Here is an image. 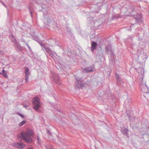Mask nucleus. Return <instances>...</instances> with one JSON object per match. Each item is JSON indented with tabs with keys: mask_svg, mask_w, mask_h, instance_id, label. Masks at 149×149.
<instances>
[{
	"mask_svg": "<svg viewBox=\"0 0 149 149\" xmlns=\"http://www.w3.org/2000/svg\"><path fill=\"white\" fill-rule=\"evenodd\" d=\"M33 131L29 129L27 130L26 131L22 132L21 133L22 138L25 142L28 143H31L32 142L31 136H33Z\"/></svg>",
	"mask_w": 149,
	"mask_h": 149,
	"instance_id": "nucleus-1",
	"label": "nucleus"
},
{
	"mask_svg": "<svg viewBox=\"0 0 149 149\" xmlns=\"http://www.w3.org/2000/svg\"><path fill=\"white\" fill-rule=\"evenodd\" d=\"M33 103L34 105L33 107L34 109L36 111H37L41 105L38 97H36L33 99Z\"/></svg>",
	"mask_w": 149,
	"mask_h": 149,
	"instance_id": "nucleus-2",
	"label": "nucleus"
},
{
	"mask_svg": "<svg viewBox=\"0 0 149 149\" xmlns=\"http://www.w3.org/2000/svg\"><path fill=\"white\" fill-rule=\"evenodd\" d=\"M13 146L17 148L20 149H23L25 146V144L22 142L19 143H15L13 144Z\"/></svg>",
	"mask_w": 149,
	"mask_h": 149,
	"instance_id": "nucleus-3",
	"label": "nucleus"
},
{
	"mask_svg": "<svg viewBox=\"0 0 149 149\" xmlns=\"http://www.w3.org/2000/svg\"><path fill=\"white\" fill-rule=\"evenodd\" d=\"M93 71V68L91 67H88L86 68H84L83 70V72H88Z\"/></svg>",
	"mask_w": 149,
	"mask_h": 149,
	"instance_id": "nucleus-4",
	"label": "nucleus"
},
{
	"mask_svg": "<svg viewBox=\"0 0 149 149\" xmlns=\"http://www.w3.org/2000/svg\"><path fill=\"white\" fill-rule=\"evenodd\" d=\"M97 45V43L96 42H93L92 43L91 45V50L93 52L94 49H95V47Z\"/></svg>",
	"mask_w": 149,
	"mask_h": 149,
	"instance_id": "nucleus-5",
	"label": "nucleus"
},
{
	"mask_svg": "<svg viewBox=\"0 0 149 149\" xmlns=\"http://www.w3.org/2000/svg\"><path fill=\"white\" fill-rule=\"evenodd\" d=\"M2 74L6 78L7 77V72L3 69V70Z\"/></svg>",
	"mask_w": 149,
	"mask_h": 149,
	"instance_id": "nucleus-6",
	"label": "nucleus"
},
{
	"mask_svg": "<svg viewBox=\"0 0 149 149\" xmlns=\"http://www.w3.org/2000/svg\"><path fill=\"white\" fill-rule=\"evenodd\" d=\"M26 122L25 121H23L19 124V126L20 127H21Z\"/></svg>",
	"mask_w": 149,
	"mask_h": 149,
	"instance_id": "nucleus-7",
	"label": "nucleus"
},
{
	"mask_svg": "<svg viewBox=\"0 0 149 149\" xmlns=\"http://www.w3.org/2000/svg\"><path fill=\"white\" fill-rule=\"evenodd\" d=\"M46 148L47 149H54V148L52 146L50 145L46 146Z\"/></svg>",
	"mask_w": 149,
	"mask_h": 149,
	"instance_id": "nucleus-8",
	"label": "nucleus"
},
{
	"mask_svg": "<svg viewBox=\"0 0 149 149\" xmlns=\"http://www.w3.org/2000/svg\"><path fill=\"white\" fill-rule=\"evenodd\" d=\"M25 76L27 77H29V72H25Z\"/></svg>",
	"mask_w": 149,
	"mask_h": 149,
	"instance_id": "nucleus-9",
	"label": "nucleus"
},
{
	"mask_svg": "<svg viewBox=\"0 0 149 149\" xmlns=\"http://www.w3.org/2000/svg\"><path fill=\"white\" fill-rule=\"evenodd\" d=\"M28 77H26V78H25V81H26V82H27L28 81Z\"/></svg>",
	"mask_w": 149,
	"mask_h": 149,
	"instance_id": "nucleus-10",
	"label": "nucleus"
},
{
	"mask_svg": "<svg viewBox=\"0 0 149 149\" xmlns=\"http://www.w3.org/2000/svg\"><path fill=\"white\" fill-rule=\"evenodd\" d=\"M29 72V69L28 68H25V72Z\"/></svg>",
	"mask_w": 149,
	"mask_h": 149,
	"instance_id": "nucleus-11",
	"label": "nucleus"
},
{
	"mask_svg": "<svg viewBox=\"0 0 149 149\" xmlns=\"http://www.w3.org/2000/svg\"><path fill=\"white\" fill-rule=\"evenodd\" d=\"M28 149H33V147L31 146H30L28 147Z\"/></svg>",
	"mask_w": 149,
	"mask_h": 149,
	"instance_id": "nucleus-12",
	"label": "nucleus"
},
{
	"mask_svg": "<svg viewBox=\"0 0 149 149\" xmlns=\"http://www.w3.org/2000/svg\"><path fill=\"white\" fill-rule=\"evenodd\" d=\"M80 86H78L79 88H81L83 86V85L82 84H79Z\"/></svg>",
	"mask_w": 149,
	"mask_h": 149,
	"instance_id": "nucleus-13",
	"label": "nucleus"
},
{
	"mask_svg": "<svg viewBox=\"0 0 149 149\" xmlns=\"http://www.w3.org/2000/svg\"><path fill=\"white\" fill-rule=\"evenodd\" d=\"M38 141V142L39 143L40 142V139L38 137V139H37Z\"/></svg>",
	"mask_w": 149,
	"mask_h": 149,
	"instance_id": "nucleus-14",
	"label": "nucleus"
},
{
	"mask_svg": "<svg viewBox=\"0 0 149 149\" xmlns=\"http://www.w3.org/2000/svg\"><path fill=\"white\" fill-rule=\"evenodd\" d=\"M19 115L22 118H23L24 117V116L22 114H19Z\"/></svg>",
	"mask_w": 149,
	"mask_h": 149,
	"instance_id": "nucleus-15",
	"label": "nucleus"
},
{
	"mask_svg": "<svg viewBox=\"0 0 149 149\" xmlns=\"http://www.w3.org/2000/svg\"><path fill=\"white\" fill-rule=\"evenodd\" d=\"M0 74H2V73H1L0 72Z\"/></svg>",
	"mask_w": 149,
	"mask_h": 149,
	"instance_id": "nucleus-16",
	"label": "nucleus"
},
{
	"mask_svg": "<svg viewBox=\"0 0 149 149\" xmlns=\"http://www.w3.org/2000/svg\"><path fill=\"white\" fill-rule=\"evenodd\" d=\"M77 81H78V83H79V82L78 81V80L77 79Z\"/></svg>",
	"mask_w": 149,
	"mask_h": 149,
	"instance_id": "nucleus-17",
	"label": "nucleus"
}]
</instances>
